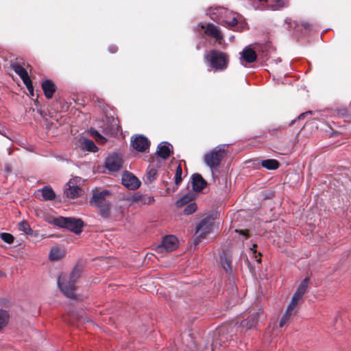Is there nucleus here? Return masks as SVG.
I'll list each match as a JSON object with an SVG mask.
<instances>
[{"label": "nucleus", "instance_id": "393cba45", "mask_svg": "<svg viewBox=\"0 0 351 351\" xmlns=\"http://www.w3.org/2000/svg\"><path fill=\"white\" fill-rule=\"evenodd\" d=\"M261 165L263 167L269 170H274L278 168L279 162L274 159H267L262 161Z\"/></svg>", "mask_w": 351, "mask_h": 351}, {"label": "nucleus", "instance_id": "c756f323", "mask_svg": "<svg viewBox=\"0 0 351 351\" xmlns=\"http://www.w3.org/2000/svg\"><path fill=\"white\" fill-rule=\"evenodd\" d=\"M221 265L226 272L231 271L230 260L225 256L220 258Z\"/></svg>", "mask_w": 351, "mask_h": 351}, {"label": "nucleus", "instance_id": "a19ab883", "mask_svg": "<svg viewBox=\"0 0 351 351\" xmlns=\"http://www.w3.org/2000/svg\"><path fill=\"white\" fill-rule=\"evenodd\" d=\"M311 114V111H308V112H304V113H302V114L298 117V119H302L304 117H305L306 114Z\"/></svg>", "mask_w": 351, "mask_h": 351}, {"label": "nucleus", "instance_id": "e433bc0d", "mask_svg": "<svg viewBox=\"0 0 351 351\" xmlns=\"http://www.w3.org/2000/svg\"><path fill=\"white\" fill-rule=\"evenodd\" d=\"M29 93V95H32V96H34V87H33V84H32V80H29L26 82L24 83Z\"/></svg>", "mask_w": 351, "mask_h": 351}, {"label": "nucleus", "instance_id": "a211bd4d", "mask_svg": "<svg viewBox=\"0 0 351 351\" xmlns=\"http://www.w3.org/2000/svg\"><path fill=\"white\" fill-rule=\"evenodd\" d=\"M262 311L260 309L259 312H256L255 313H252L250 315L247 319L243 320L241 323L242 327L245 328L247 329H250L253 328L256 324L257 323V317L259 313Z\"/></svg>", "mask_w": 351, "mask_h": 351}, {"label": "nucleus", "instance_id": "39448f33", "mask_svg": "<svg viewBox=\"0 0 351 351\" xmlns=\"http://www.w3.org/2000/svg\"><path fill=\"white\" fill-rule=\"evenodd\" d=\"M214 217L208 216L200 221L196 229V242H199L211 232L214 226Z\"/></svg>", "mask_w": 351, "mask_h": 351}, {"label": "nucleus", "instance_id": "58836bf2", "mask_svg": "<svg viewBox=\"0 0 351 351\" xmlns=\"http://www.w3.org/2000/svg\"><path fill=\"white\" fill-rule=\"evenodd\" d=\"M302 26L304 27V29H309L311 25L308 22H304L302 23Z\"/></svg>", "mask_w": 351, "mask_h": 351}, {"label": "nucleus", "instance_id": "aec40b11", "mask_svg": "<svg viewBox=\"0 0 351 351\" xmlns=\"http://www.w3.org/2000/svg\"><path fill=\"white\" fill-rule=\"evenodd\" d=\"M226 19H225V23L227 24L230 27L237 26L239 23V15L237 13L226 11Z\"/></svg>", "mask_w": 351, "mask_h": 351}, {"label": "nucleus", "instance_id": "c85d7f7f", "mask_svg": "<svg viewBox=\"0 0 351 351\" xmlns=\"http://www.w3.org/2000/svg\"><path fill=\"white\" fill-rule=\"evenodd\" d=\"M192 199V195L190 193L185 194L177 200L176 204L178 207H182Z\"/></svg>", "mask_w": 351, "mask_h": 351}, {"label": "nucleus", "instance_id": "f3484780", "mask_svg": "<svg viewBox=\"0 0 351 351\" xmlns=\"http://www.w3.org/2000/svg\"><path fill=\"white\" fill-rule=\"evenodd\" d=\"M205 32L206 34L213 37L217 41H220L222 39V36L218 27L213 24H207Z\"/></svg>", "mask_w": 351, "mask_h": 351}, {"label": "nucleus", "instance_id": "cd10ccee", "mask_svg": "<svg viewBox=\"0 0 351 351\" xmlns=\"http://www.w3.org/2000/svg\"><path fill=\"white\" fill-rule=\"evenodd\" d=\"M134 201L141 204H152L155 199L152 196H139L134 197Z\"/></svg>", "mask_w": 351, "mask_h": 351}, {"label": "nucleus", "instance_id": "9d476101", "mask_svg": "<svg viewBox=\"0 0 351 351\" xmlns=\"http://www.w3.org/2000/svg\"><path fill=\"white\" fill-rule=\"evenodd\" d=\"M132 145L136 151L143 152L149 148V141L146 137L139 135L132 140Z\"/></svg>", "mask_w": 351, "mask_h": 351}, {"label": "nucleus", "instance_id": "5701e85b", "mask_svg": "<svg viewBox=\"0 0 351 351\" xmlns=\"http://www.w3.org/2000/svg\"><path fill=\"white\" fill-rule=\"evenodd\" d=\"M64 256V250L59 247H53L49 253V259L55 261L61 259Z\"/></svg>", "mask_w": 351, "mask_h": 351}, {"label": "nucleus", "instance_id": "ea45409f", "mask_svg": "<svg viewBox=\"0 0 351 351\" xmlns=\"http://www.w3.org/2000/svg\"><path fill=\"white\" fill-rule=\"evenodd\" d=\"M245 26H246L245 23H241L239 27H237V29L241 31L242 29L245 28Z\"/></svg>", "mask_w": 351, "mask_h": 351}, {"label": "nucleus", "instance_id": "b1692460", "mask_svg": "<svg viewBox=\"0 0 351 351\" xmlns=\"http://www.w3.org/2000/svg\"><path fill=\"white\" fill-rule=\"evenodd\" d=\"M10 315L5 310L0 308V330L4 328L9 323Z\"/></svg>", "mask_w": 351, "mask_h": 351}, {"label": "nucleus", "instance_id": "9b49d317", "mask_svg": "<svg viewBox=\"0 0 351 351\" xmlns=\"http://www.w3.org/2000/svg\"><path fill=\"white\" fill-rule=\"evenodd\" d=\"M110 194L108 191H103L99 193H94L92 198L90 200V204L92 206L96 207L97 208L101 206L108 202L106 196Z\"/></svg>", "mask_w": 351, "mask_h": 351}, {"label": "nucleus", "instance_id": "a878e982", "mask_svg": "<svg viewBox=\"0 0 351 351\" xmlns=\"http://www.w3.org/2000/svg\"><path fill=\"white\" fill-rule=\"evenodd\" d=\"M41 192L43 197L45 200H52L56 197L54 191L49 187H43Z\"/></svg>", "mask_w": 351, "mask_h": 351}, {"label": "nucleus", "instance_id": "4be33fe9", "mask_svg": "<svg viewBox=\"0 0 351 351\" xmlns=\"http://www.w3.org/2000/svg\"><path fill=\"white\" fill-rule=\"evenodd\" d=\"M81 147L83 149H85L88 152H95L97 151V147L95 145V143L93 141L88 138H84L82 141Z\"/></svg>", "mask_w": 351, "mask_h": 351}, {"label": "nucleus", "instance_id": "1a4fd4ad", "mask_svg": "<svg viewBox=\"0 0 351 351\" xmlns=\"http://www.w3.org/2000/svg\"><path fill=\"white\" fill-rule=\"evenodd\" d=\"M122 184L130 190H135L140 186L141 182L132 173L125 171L122 174Z\"/></svg>", "mask_w": 351, "mask_h": 351}, {"label": "nucleus", "instance_id": "ddd939ff", "mask_svg": "<svg viewBox=\"0 0 351 351\" xmlns=\"http://www.w3.org/2000/svg\"><path fill=\"white\" fill-rule=\"evenodd\" d=\"M171 148L172 146L170 143L162 142L158 145L156 153L160 158L167 159L170 156Z\"/></svg>", "mask_w": 351, "mask_h": 351}, {"label": "nucleus", "instance_id": "37998d69", "mask_svg": "<svg viewBox=\"0 0 351 351\" xmlns=\"http://www.w3.org/2000/svg\"><path fill=\"white\" fill-rule=\"evenodd\" d=\"M243 234L245 235V238L247 237V234L246 232H243Z\"/></svg>", "mask_w": 351, "mask_h": 351}, {"label": "nucleus", "instance_id": "c9c22d12", "mask_svg": "<svg viewBox=\"0 0 351 351\" xmlns=\"http://www.w3.org/2000/svg\"><path fill=\"white\" fill-rule=\"evenodd\" d=\"M90 133L93 137L95 138L97 141H99L101 143H104L105 138L102 136L97 131L93 130H90Z\"/></svg>", "mask_w": 351, "mask_h": 351}, {"label": "nucleus", "instance_id": "423d86ee", "mask_svg": "<svg viewBox=\"0 0 351 351\" xmlns=\"http://www.w3.org/2000/svg\"><path fill=\"white\" fill-rule=\"evenodd\" d=\"M208 57L211 66L216 70L221 71L227 67L228 58L225 53L213 50L209 53Z\"/></svg>", "mask_w": 351, "mask_h": 351}, {"label": "nucleus", "instance_id": "7c9ffc66", "mask_svg": "<svg viewBox=\"0 0 351 351\" xmlns=\"http://www.w3.org/2000/svg\"><path fill=\"white\" fill-rule=\"evenodd\" d=\"M19 228L20 230L27 234H31L32 233V230L30 228V226L25 221H22L19 223Z\"/></svg>", "mask_w": 351, "mask_h": 351}, {"label": "nucleus", "instance_id": "72a5a7b5", "mask_svg": "<svg viewBox=\"0 0 351 351\" xmlns=\"http://www.w3.org/2000/svg\"><path fill=\"white\" fill-rule=\"evenodd\" d=\"M182 170L180 165H178L176 168V175H175V183L176 184H179L182 181Z\"/></svg>", "mask_w": 351, "mask_h": 351}, {"label": "nucleus", "instance_id": "412c9836", "mask_svg": "<svg viewBox=\"0 0 351 351\" xmlns=\"http://www.w3.org/2000/svg\"><path fill=\"white\" fill-rule=\"evenodd\" d=\"M42 88L45 95L47 98H51L55 92V86L51 80H45L42 83Z\"/></svg>", "mask_w": 351, "mask_h": 351}, {"label": "nucleus", "instance_id": "473e14b6", "mask_svg": "<svg viewBox=\"0 0 351 351\" xmlns=\"http://www.w3.org/2000/svg\"><path fill=\"white\" fill-rule=\"evenodd\" d=\"M0 237L4 242L8 244H11L14 241V237L10 233H1Z\"/></svg>", "mask_w": 351, "mask_h": 351}, {"label": "nucleus", "instance_id": "7ed1b4c3", "mask_svg": "<svg viewBox=\"0 0 351 351\" xmlns=\"http://www.w3.org/2000/svg\"><path fill=\"white\" fill-rule=\"evenodd\" d=\"M225 154L224 145L217 146L204 155V162L210 169H213L219 165Z\"/></svg>", "mask_w": 351, "mask_h": 351}, {"label": "nucleus", "instance_id": "20e7f679", "mask_svg": "<svg viewBox=\"0 0 351 351\" xmlns=\"http://www.w3.org/2000/svg\"><path fill=\"white\" fill-rule=\"evenodd\" d=\"M178 246V239L173 235H168L163 238L159 245L156 247L155 253L157 256H162L163 253L175 250Z\"/></svg>", "mask_w": 351, "mask_h": 351}, {"label": "nucleus", "instance_id": "f8f14e48", "mask_svg": "<svg viewBox=\"0 0 351 351\" xmlns=\"http://www.w3.org/2000/svg\"><path fill=\"white\" fill-rule=\"evenodd\" d=\"M296 306L293 305V304L290 303L288 304L287 309L285 311V313L281 317L280 322H279V326L283 327L290 319V318L295 315L296 313Z\"/></svg>", "mask_w": 351, "mask_h": 351}, {"label": "nucleus", "instance_id": "2eb2a0df", "mask_svg": "<svg viewBox=\"0 0 351 351\" xmlns=\"http://www.w3.org/2000/svg\"><path fill=\"white\" fill-rule=\"evenodd\" d=\"M193 189L195 191H201L206 186V182L199 174H194L191 178Z\"/></svg>", "mask_w": 351, "mask_h": 351}, {"label": "nucleus", "instance_id": "bb28decb", "mask_svg": "<svg viewBox=\"0 0 351 351\" xmlns=\"http://www.w3.org/2000/svg\"><path fill=\"white\" fill-rule=\"evenodd\" d=\"M97 209L99 210V213L102 217L107 218L108 217L110 213V204L108 201L104 204H102L101 206L97 208Z\"/></svg>", "mask_w": 351, "mask_h": 351}, {"label": "nucleus", "instance_id": "4c0bfd02", "mask_svg": "<svg viewBox=\"0 0 351 351\" xmlns=\"http://www.w3.org/2000/svg\"><path fill=\"white\" fill-rule=\"evenodd\" d=\"M256 247V244H254L253 245V247L252 248H250V250L252 251V252L254 254V256L256 258V261L258 262V263H261V258H258L257 256L256 255V250H255V248Z\"/></svg>", "mask_w": 351, "mask_h": 351}, {"label": "nucleus", "instance_id": "f03ea898", "mask_svg": "<svg viewBox=\"0 0 351 351\" xmlns=\"http://www.w3.org/2000/svg\"><path fill=\"white\" fill-rule=\"evenodd\" d=\"M53 223L60 228H67L69 230L79 234L82 232L83 221L80 219L59 217L53 219Z\"/></svg>", "mask_w": 351, "mask_h": 351}, {"label": "nucleus", "instance_id": "f257e3e1", "mask_svg": "<svg viewBox=\"0 0 351 351\" xmlns=\"http://www.w3.org/2000/svg\"><path fill=\"white\" fill-rule=\"evenodd\" d=\"M81 271L75 267L69 276L62 275L58 279V285L62 293L69 298H75V283L80 276Z\"/></svg>", "mask_w": 351, "mask_h": 351}, {"label": "nucleus", "instance_id": "6e6552de", "mask_svg": "<svg viewBox=\"0 0 351 351\" xmlns=\"http://www.w3.org/2000/svg\"><path fill=\"white\" fill-rule=\"evenodd\" d=\"M309 278H305L298 286L295 293L293 294L290 303L295 306H298L300 300L303 298L304 295L306 292L308 287Z\"/></svg>", "mask_w": 351, "mask_h": 351}, {"label": "nucleus", "instance_id": "6ab92c4d", "mask_svg": "<svg viewBox=\"0 0 351 351\" xmlns=\"http://www.w3.org/2000/svg\"><path fill=\"white\" fill-rule=\"evenodd\" d=\"M11 67L14 70V71L19 75V77L23 80V83L31 80L29 77L27 70L25 69L23 66H21L20 64H13L11 66Z\"/></svg>", "mask_w": 351, "mask_h": 351}, {"label": "nucleus", "instance_id": "4468645a", "mask_svg": "<svg viewBox=\"0 0 351 351\" xmlns=\"http://www.w3.org/2000/svg\"><path fill=\"white\" fill-rule=\"evenodd\" d=\"M241 61L244 60L247 63L254 62L257 58L256 52L250 47H245L241 53Z\"/></svg>", "mask_w": 351, "mask_h": 351}, {"label": "nucleus", "instance_id": "2f4dec72", "mask_svg": "<svg viewBox=\"0 0 351 351\" xmlns=\"http://www.w3.org/2000/svg\"><path fill=\"white\" fill-rule=\"evenodd\" d=\"M157 171L155 169H149L146 174L147 181L152 182L156 179Z\"/></svg>", "mask_w": 351, "mask_h": 351}, {"label": "nucleus", "instance_id": "f704fd0d", "mask_svg": "<svg viewBox=\"0 0 351 351\" xmlns=\"http://www.w3.org/2000/svg\"><path fill=\"white\" fill-rule=\"evenodd\" d=\"M197 210V205L195 203H191L189 204L184 210V213L185 215H191L195 213Z\"/></svg>", "mask_w": 351, "mask_h": 351}, {"label": "nucleus", "instance_id": "dca6fc26", "mask_svg": "<svg viewBox=\"0 0 351 351\" xmlns=\"http://www.w3.org/2000/svg\"><path fill=\"white\" fill-rule=\"evenodd\" d=\"M80 187L74 186L72 180H69L66 184V187L64 190L66 195L71 199H74L79 195Z\"/></svg>", "mask_w": 351, "mask_h": 351}, {"label": "nucleus", "instance_id": "0eeeda50", "mask_svg": "<svg viewBox=\"0 0 351 351\" xmlns=\"http://www.w3.org/2000/svg\"><path fill=\"white\" fill-rule=\"evenodd\" d=\"M123 163L122 156L114 153L106 159L105 167L109 172H117L123 167Z\"/></svg>", "mask_w": 351, "mask_h": 351}, {"label": "nucleus", "instance_id": "79ce46f5", "mask_svg": "<svg viewBox=\"0 0 351 351\" xmlns=\"http://www.w3.org/2000/svg\"><path fill=\"white\" fill-rule=\"evenodd\" d=\"M109 51L111 53H115L117 51V47H115V46L111 47L109 48Z\"/></svg>", "mask_w": 351, "mask_h": 351}]
</instances>
